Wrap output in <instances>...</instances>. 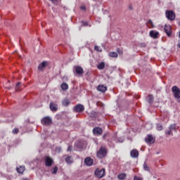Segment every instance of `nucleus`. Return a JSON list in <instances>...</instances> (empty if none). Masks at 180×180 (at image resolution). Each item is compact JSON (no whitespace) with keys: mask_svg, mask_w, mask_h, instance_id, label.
<instances>
[{"mask_svg":"<svg viewBox=\"0 0 180 180\" xmlns=\"http://www.w3.org/2000/svg\"><path fill=\"white\" fill-rule=\"evenodd\" d=\"M75 147L79 151L85 150L86 148V142L85 141H77L75 143Z\"/></svg>","mask_w":180,"mask_h":180,"instance_id":"nucleus-1","label":"nucleus"},{"mask_svg":"<svg viewBox=\"0 0 180 180\" xmlns=\"http://www.w3.org/2000/svg\"><path fill=\"white\" fill-rule=\"evenodd\" d=\"M108 154V149L105 147H101L97 152V157L98 158H105Z\"/></svg>","mask_w":180,"mask_h":180,"instance_id":"nucleus-2","label":"nucleus"},{"mask_svg":"<svg viewBox=\"0 0 180 180\" xmlns=\"http://www.w3.org/2000/svg\"><path fill=\"white\" fill-rule=\"evenodd\" d=\"M169 129L165 130V133L167 134V136H172V131H176L178 130V128L176 127V124H172L168 127Z\"/></svg>","mask_w":180,"mask_h":180,"instance_id":"nucleus-3","label":"nucleus"},{"mask_svg":"<svg viewBox=\"0 0 180 180\" xmlns=\"http://www.w3.org/2000/svg\"><path fill=\"white\" fill-rule=\"evenodd\" d=\"M41 123L43 126H50L53 123V120L50 117H44L41 120Z\"/></svg>","mask_w":180,"mask_h":180,"instance_id":"nucleus-4","label":"nucleus"},{"mask_svg":"<svg viewBox=\"0 0 180 180\" xmlns=\"http://www.w3.org/2000/svg\"><path fill=\"white\" fill-rule=\"evenodd\" d=\"M94 174L97 178H99V179H101L103 178V176H105V169L97 168Z\"/></svg>","mask_w":180,"mask_h":180,"instance_id":"nucleus-5","label":"nucleus"},{"mask_svg":"<svg viewBox=\"0 0 180 180\" xmlns=\"http://www.w3.org/2000/svg\"><path fill=\"white\" fill-rule=\"evenodd\" d=\"M172 92L176 99H179L180 98V89L178 86H174L172 88Z\"/></svg>","mask_w":180,"mask_h":180,"instance_id":"nucleus-6","label":"nucleus"},{"mask_svg":"<svg viewBox=\"0 0 180 180\" xmlns=\"http://www.w3.org/2000/svg\"><path fill=\"white\" fill-rule=\"evenodd\" d=\"M165 15L169 20H175V13L174 11L167 10Z\"/></svg>","mask_w":180,"mask_h":180,"instance_id":"nucleus-7","label":"nucleus"},{"mask_svg":"<svg viewBox=\"0 0 180 180\" xmlns=\"http://www.w3.org/2000/svg\"><path fill=\"white\" fill-rule=\"evenodd\" d=\"M45 167H51L54 164V160L50 156H46L44 160Z\"/></svg>","mask_w":180,"mask_h":180,"instance_id":"nucleus-8","label":"nucleus"},{"mask_svg":"<svg viewBox=\"0 0 180 180\" xmlns=\"http://www.w3.org/2000/svg\"><path fill=\"white\" fill-rule=\"evenodd\" d=\"M145 141L147 144H154V143H155V139L153 137V135L148 134L145 139Z\"/></svg>","mask_w":180,"mask_h":180,"instance_id":"nucleus-9","label":"nucleus"},{"mask_svg":"<svg viewBox=\"0 0 180 180\" xmlns=\"http://www.w3.org/2000/svg\"><path fill=\"white\" fill-rule=\"evenodd\" d=\"M75 112L81 113L85 110V108L82 104H77L74 107Z\"/></svg>","mask_w":180,"mask_h":180,"instance_id":"nucleus-10","label":"nucleus"},{"mask_svg":"<svg viewBox=\"0 0 180 180\" xmlns=\"http://www.w3.org/2000/svg\"><path fill=\"white\" fill-rule=\"evenodd\" d=\"M73 71H75L77 75H82V74H84V69L81 66H75Z\"/></svg>","mask_w":180,"mask_h":180,"instance_id":"nucleus-11","label":"nucleus"},{"mask_svg":"<svg viewBox=\"0 0 180 180\" xmlns=\"http://www.w3.org/2000/svg\"><path fill=\"white\" fill-rule=\"evenodd\" d=\"M103 133V130L102 128L97 127L93 129V134L94 136H101Z\"/></svg>","mask_w":180,"mask_h":180,"instance_id":"nucleus-12","label":"nucleus"},{"mask_svg":"<svg viewBox=\"0 0 180 180\" xmlns=\"http://www.w3.org/2000/svg\"><path fill=\"white\" fill-rule=\"evenodd\" d=\"M164 31L168 37H171V25H165Z\"/></svg>","mask_w":180,"mask_h":180,"instance_id":"nucleus-13","label":"nucleus"},{"mask_svg":"<svg viewBox=\"0 0 180 180\" xmlns=\"http://www.w3.org/2000/svg\"><path fill=\"white\" fill-rule=\"evenodd\" d=\"M97 91H98V92H102V94H104L105 91H108V87H106V86L103 84H99L97 86Z\"/></svg>","mask_w":180,"mask_h":180,"instance_id":"nucleus-14","label":"nucleus"},{"mask_svg":"<svg viewBox=\"0 0 180 180\" xmlns=\"http://www.w3.org/2000/svg\"><path fill=\"white\" fill-rule=\"evenodd\" d=\"M149 34L150 37H152L153 39H158V36H160V32L157 31L151 30L149 32Z\"/></svg>","mask_w":180,"mask_h":180,"instance_id":"nucleus-15","label":"nucleus"},{"mask_svg":"<svg viewBox=\"0 0 180 180\" xmlns=\"http://www.w3.org/2000/svg\"><path fill=\"white\" fill-rule=\"evenodd\" d=\"M130 155L132 158H139V150L137 149H133L130 152Z\"/></svg>","mask_w":180,"mask_h":180,"instance_id":"nucleus-16","label":"nucleus"},{"mask_svg":"<svg viewBox=\"0 0 180 180\" xmlns=\"http://www.w3.org/2000/svg\"><path fill=\"white\" fill-rule=\"evenodd\" d=\"M84 164H86L87 167H91V165L94 164V160L90 157L86 158L84 159Z\"/></svg>","mask_w":180,"mask_h":180,"instance_id":"nucleus-17","label":"nucleus"},{"mask_svg":"<svg viewBox=\"0 0 180 180\" xmlns=\"http://www.w3.org/2000/svg\"><path fill=\"white\" fill-rule=\"evenodd\" d=\"M65 158V161L67 164H72L74 162V159L70 155H65L63 156Z\"/></svg>","mask_w":180,"mask_h":180,"instance_id":"nucleus-18","label":"nucleus"},{"mask_svg":"<svg viewBox=\"0 0 180 180\" xmlns=\"http://www.w3.org/2000/svg\"><path fill=\"white\" fill-rule=\"evenodd\" d=\"M49 108L52 112H56L57 109H58V105L54 103H50Z\"/></svg>","mask_w":180,"mask_h":180,"instance_id":"nucleus-19","label":"nucleus"},{"mask_svg":"<svg viewBox=\"0 0 180 180\" xmlns=\"http://www.w3.org/2000/svg\"><path fill=\"white\" fill-rule=\"evenodd\" d=\"M46 66H47V62L46 61L42 62L38 66L39 71H43V70H44V68H46Z\"/></svg>","mask_w":180,"mask_h":180,"instance_id":"nucleus-20","label":"nucleus"},{"mask_svg":"<svg viewBox=\"0 0 180 180\" xmlns=\"http://www.w3.org/2000/svg\"><path fill=\"white\" fill-rule=\"evenodd\" d=\"M70 103H71V102L68 98H65L62 101L63 106L67 107L70 105Z\"/></svg>","mask_w":180,"mask_h":180,"instance_id":"nucleus-21","label":"nucleus"},{"mask_svg":"<svg viewBox=\"0 0 180 180\" xmlns=\"http://www.w3.org/2000/svg\"><path fill=\"white\" fill-rule=\"evenodd\" d=\"M25 166H20L17 168V172H18V174H23V172H25Z\"/></svg>","mask_w":180,"mask_h":180,"instance_id":"nucleus-22","label":"nucleus"},{"mask_svg":"<svg viewBox=\"0 0 180 180\" xmlns=\"http://www.w3.org/2000/svg\"><path fill=\"white\" fill-rule=\"evenodd\" d=\"M127 176V175L126 174V173H122L118 174L117 178L120 180H123V179H126V177Z\"/></svg>","mask_w":180,"mask_h":180,"instance_id":"nucleus-23","label":"nucleus"},{"mask_svg":"<svg viewBox=\"0 0 180 180\" xmlns=\"http://www.w3.org/2000/svg\"><path fill=\"white\" fill-rule=\"evenodd\" d=\"M105 62H101L98 65H97V68L98 70H103V68H105Z\"/></svg>","mask_w":180,"mask_h":180,"instance_id":"nucleus-24","label":"nucleus"},{"mask_svg":"<svg viewBox=\"0 0 180 180\" xmlns=\"http://www.w3.org/2000/svg\"><path fill=\"white\" fill-rule=\"evenodd\" d=\"M60 88L62 91H67L68 89V84L67 83H63Z\"/></svg>","mask_w":180,"mask_h":180,"instance_id":"nucleus-25","label":"nucleus"},{"mask_svg":"<svg viewBox=\"0 0 180 180\" xmlns=\"http://www.w3.org/2000/svg\"><path fill=\"white\" fill-rule=\"evenodd\" d=\"M58 171V167L57 166L54 167L53 168H52L51 169V172L53 175H56V174H57Z\"/></svg>","mask_w":180,"mask_h":180,"instance_id":"nucleus-26","label":"nucleus"},{"mask_svg":"<svg viewBox=\"0 0 180 180\" xmlns=\"http://www.w3.org/2000/svg\"><path fill=\"white\" fill-rule=\"evenodd\" d=\"M108 56H109L110 57H112V58H117V53H116V52H110V53H108Z\"/></svg>","mask_w":180,"mask_h":180,"instance_id":"nucleus-27","label":"nucleus"},{"mask_svg":"<svg viewBox=\"0 0 180 180\" xmlns=\"http://www.w3.org/2000/svg\"><path fill=\"white\" fill-rule=\"evenodd\" d=\"M20 88H22V83L21 82L17 83L15 86V91L17 92H19V91H20Z\"/></svg>","mask_w":180,"mask_h":180,"instance_id":"nucleus-28","label":"nucleus"},{"mask_svg":"<svg viewBox=\"0 0 180 180\" xmlns=\"http://www.w3.org/2000/svg\"><path fill=\"white\" fill-rule=\"evenodd\" d=\"M148 98V102H149V103H153V102H154V96L153 95H149Z\"/></svg>","mask_w":180,"mask_h":180,"instance_id":"nucleus-29","label":"nucleus"},{"mask_svg":"<svg viewBox=\"0 0 180 180\" xmlns=\"http://www.w3.org/2000/svg\"><path fill=\"white\" fill-rule=\"evenodd\" d=\"M156 129H157V130H158V131H161V130H162L164 129V127H162V124H157Z\"/></svg>","mask_w":180,"mask_h":180,"instance_id":"nucleus-30","label":"nucleus"},{"mask_svg":"<svg viewBox=\"0 0 180 180\" xmlns=\"http://www.w3.org/2000/svg\"><path fill=\"white\" fill-rule=\"evenodd\" d=\"M118 139L117 138V134H115L112 138V141H115V143H117L118 142Z\"/></svg>","mask_w":180,"mask_h":180,"instance_id":"nucleus-31","label":"nucleus"},{"mask_svg":"<svg viewBox=\"0 0 180 180\" xmlns=\"http://www.w3.org/2000/svg\"><path fill=\"white\" fill-rule=\"evenodd\" d=\"M94 50H96V51H99L100 53L102 52V48L97 45L94 46Z\"/></svg>","mask_w":180,"mask_h":180,"instance_id":"nucleus-32","label":"nucleus"},{"mask_svg":"<svg viewBox=\"0 0 180 180\" xmlns=\"http://www.w3.org/2000/svg\"><path fill=\"white\" fill-rule=\"evenodd\" d=\"M148 25L150 26V27H154V24L153 23V20H148Z\"/></svg>","mask_w":180,"mask_h":180,"instance_id":"nucleus-33","label":"nucleus"},{"mask_svg":"<svg viewBox=\"0 0 180 180\" xmlns=\"http://www.w3.org/2000/svg\"><path fill=\"white\" fill-rule=\"evenodd\" d=\"M143 169L145 171L150 172V167H148V166H147V164L146 163L143 164Z\"/></svg>","mask_w":180,"mask_h":180,"instance_id":"nucleus-34","label":"nucleus"},{"mask_svg":"<svg viewBox=\"0 0 180 180\" xmlns=\"http://www.w3.org/2000/svg\"><path fill=\"white\" fill-rule=\"evenodd\" d=\"M124 137L122 136L118 138V142L117 143H124Z\"/></svg>","mask_w":180,"mask_h":180,"instance_id":"nucleus-35","label":"nucleus"},{"mask_svg":"<svg viewBox=\"0 0 180 180\" xmlns=\"http://www.w3.org/2000/svg\"><path fill=\"white\" fill-rule=\"evenodd\" d=\"M55 151H56V153H61V147H57V148H56Z\"/></svg>","mask_w":180,"mask_h":180,"instance_id":"nucleus-36","label":"nucleus"},{"mask_svg":"<svg viewBox=\"0 0 180 180\" xmlns=\"http://www.w3.org/2000/svg\"><path fill=\"white\" fill-rule=\"evenodd\" d=\"M13 134H18V133H19V129H18L16 128L13 129Z\"/></svg>","mask_w":180,"mask_h":180,"instance_id":"nucleus-37","label":"nucleus"},{"mask_svg":"<svg viewBox=\"0 0 180 180\" xmlns=\"http://www.w3.org/2000/svg\"><path fill=\"white\" fill-rule=\"evenodd\" d=\"M106 137H109V133H105L103 134V140H105V139H106Z\"/></svg>","mask_w":180,"mask_h":180,"instance_id":"nucleus-38","label":"nucleus"},{"mask_svg":"<svg viewBox=\"0 0 180 180\" xmlns=\"http://www.w3.org/2000/svg\"><path fill=\"white\" fill-rule=\"evenodd\" d=\"M52 4H54V5H57L58 0H49Z\"/></svg>","mask_w":180,"mask_h":180,"instance_id":"nucleus-39","label":"nucleus"},{"mask_svg":"<svg viewBox=\"0 0 180 180\" xmlns=\"http://www.w3.org/2000/svg\"><path fill=\"white\" fill-rule=\"evenodd\" d=\"M133 180H143V179H142V178H140L139 176H134Z\"/></svg>","mask_w":180,"mask_h":180,"instance_id":"nucleus-40","label":"nucleus"},{"mask_svg":"<svg viewBox=\"0 0 180 180\" xmlns=\"http://www.w3.org/2000/svg\"><path fill=\"white\" fill-rule=\"evenodd\" d=\"M68 151H72V146H69L68 148Z\"/></svg>","mask_w":180,"mask_h":180,"instance_id":"nucleus-41","label":"nucleus"},{"mask_svg":"<svg viewBox=\"0 0 180 180\" xmlns=\"http://www.w3.org/2000/svg\"><path fill=\"white\" fill-rule=\"evenodd\" d=\"M140 47H146V44L145 43H141L140 44Z\"/></svg>","mask_w":180,"mask_h":180,"instance_id":"nucleus-42","label":"nucleus"},{"mask_svg":"<svg viewBox=\"0 0 180 180\" xmlns=\"http://www.w3.org/2000/svg\"><path fill=\"white\" fill-rule=\"evenodd\" d=\"M80 9H82V11H85V9H86V8L85 6H82L80 7Z\"/></svg>","mask_w":180,"mask_h":180,"instance_id":"nucleus-43","label":"nucleus"},{"mask_svg":"<svg viewBox=\"0 0 180 180\" xmlns=\"http://www.w3.org/2000/svg\"><path fill=\"white\" fill-rule=\"evenodd\" d=\"M83 26H88V22H83Z\"/></svg>","mask_w":180,"mask_h":180,"instance_id":"nucleus-44","label":"nucleus"},{"mask_svg":"<svg viewBox=\"0 0 180 180\" xmlns=\"http://www.w3.org/2000/svg\"><path fill=\"white\" fill-rule=\"evenodd\" d=\"M129 9L130 11H133V6L129 5Z\"/></svg>","mask_w":180,"mask_h":180,"instance_id":"nucleus-45","label":"nucleus"},{"mask_svg":"<svg viewBox=\"0 0 180 180\" xmlns=\"http://www.w3.org/2000/svg\"><path fill=\"white\" fill-rule=\"evenodd\" d=\"M6 89H12V86H6Z\"/></svg>","mask_w":180,"mask_h":180,"instance_id":"nucleus-46","label":"nucleus"},{"mask_svg":"<svg viewBox=\"0 0 180 180\" xmlns=\"http://www.w3.org/2000/svg\"><path fill=\"white\" fill-rule=\"evenodd\" d=\"M177 102H178L179 103H180V98H179V99H177Z\"/></svg>","mask_w":180,"mask_h":180,"instance_id":"nucleus-47","label":"nucleus"},{"mask_svg":"<svg viewBox=\"0 0 180 180\" xmlns=\"http://www.w3.org/2000/svg\"><path fill=\"white\" fill-rule=\"evenodd\" d=\"M11 83V81H8L7 82V84H10Z\"/></svg>","mask_w":180,"mask_h":180,"instance_id":"nucleus-48","label":"nucleus"},{"mask_svg":"<svg viewBox=\"0 0 180 180\" xmlns=\"http://www.w3.org/2000/svg\"><path fill=\"white\" fill-rule=\"evenodd\" d=\"M179 37L180 38V31H179Z\"/></svg>","mask_w":180,"mask_h":180,"instance_id":"nucleus-49","label":"nucleus"},{"mask_svg":"<svg viewBox=\"0 0 180 180\" xmlns=\"http://www.w3.org/2000/svg\"><path fill=\"white\" fill-rule=\"evenodd\" d=\"M22 180H29L28 179H23Z\"/></svg>","mask_w":180,"mask_h":180,"instance_id":"nucleus-50","label":"nucleus"},{"mask_svg":"<svg viewBox=\"0 0 180 180\" xmlns=\"http://www.w3.org/2000/svg\"><path fill=\"white\" fill-rule=\"evenodd\" d=\"M94 1H99V0H94Z\"/></svg>","mask_w":180,"mask_h":180,"instance_id":"nucleus-51","label":"nucleus"}]
</instances>
